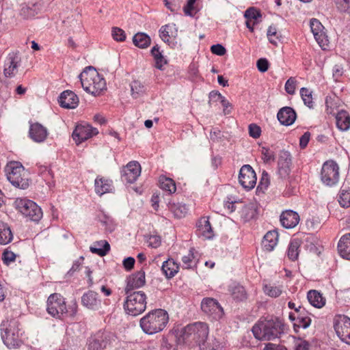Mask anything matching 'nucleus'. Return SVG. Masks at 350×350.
Wrapping results in <instances>:
<instances>
[{
    "mask_svg": "<svg viewBox=\"0 0 350 350\" xmlns=\"http://www.w3.org/2000/svg\"><path fill=\"white\" fill-rule=\"evenodd\" d=\"M249 134L250 136L257 139L260 136L261 129L260 126L256 125V124H251L249 125Z\"/></svg>",
    "mask_w": 350,
    "mask_h": 350,
    "instance_id": "13d9d810",
    "label": "nucleus"
},
{
    "mask_svg": "<svg viewBox=\"0 0 350 350\" xmlns=\"http://www.w3.org/2000/svg\"><path fill=\"white\" fill-rule=\"evenodd\" d=\"M256 66L260 72H265L268 70L269 62L266 59L261 58L257 61Z\"/></svg>",
    "mask_w": 350,
    "mask_h": 350,
    "instance_id": "0e129e2a",
    "label": "nucleus"
},
{
    "mask_svg": "<svg viewBox=\"0 0 350 350\" xmlns=\"http://www.w3.org/2000/svg\"><path fill=\"white\" fill-rule=\"evenodd\" d=\"M141 174V166L137 161H131L122 170V180L127 183H134Z\"/></svg>",
    "mask_w": 350,
    "mask_h": 350,
    "instance_id": "2eb2a0df",
    "label": "nucleus"
},
{
    "mask_svg": "<svg viewBox=\"0 0 350 350\" xmlns=\"http://www.w3.org/2000/svg\"><path fill=\"white\" fill-rule=\"evenodd\" d=\"M311 323V319L305 314H300L297 318L294 323V329L297 332V328L306 329L310 326Z\"/></svg>",
    "mask_w": 350,
    "mask_h": 350,
    "instance_id": "a19ab883",
    "label": "nucleus"
},
{
    "mask_svg": "<svg viewBox=\"0 0 350 350\" xmlns=\"http://www.w3.org/2000/svg\"><path fill=\"white\" fill-rule=\"evenodd\" d=\"M29 133L31 139L38 143L44 142L48 136L46 128L37 122L30 125Z\"/></svg>",
    "mask_w": 350,
    "mask_h": 350,
    "instance_id": "412c9836",
    "label": "nucleus"
},
{
    "mask_svg": "<svg viewBox=\"0 0 350 350\" xmlns=\"http://www.w3.org/2000/svg\"><path fill=\"white\" fill-rule=\"evenodd\" d=\"M195 250L191 248L187 254L182 257L183 266L185 269H190L193 267L196 256L194 255Z\"/></svg>",
    "mask_w": 350,
    "mask_h": 350,
    "instance_id": "c03bdc74",
    "label": "nucleus"
},
{
    "mask_svg": "<svg viewBox=\"0 0 350 350\" xmlns=\"http://www.w3.org/2000/svg\"><path fill=\"white\" fill-rule=\"evenodd\" d=\"M13 234L7 224L0 221V244L6 245L11 242Z\"/></svg>",
    "mask_w": 350,
    "mask_h": 350,
    "instance_id": "c9c22d12",
    "label": "nucleus"
},
{
    "mask_svg": "<svg viewBox=\"0 0 350 350\" xmlns=\"http://www.w3.org/2000/svg\"><path fill=\"white\" fill-rule=\"evenodd\" d=\"M261 154H262V160L266 163H268V162H270V161L274 160L273 152L267 148H265V147L262 148Z\"/></svg>",
    "mask_w": 350,
    "mask_h": 350,
    "instance_id": "4d7b16f0",
    "label": "nucleus"
},
{
    "mask_svg": "<svg viewBox=\"0 0 350 350\" xmlns=\"http://www.w3.org/2000/svg\"><path fill=\"white\" fill-rule=\"evenodd\" d=\"M59 103L64 108L75 109L78 105L79 98L73 92L66 90L61 94Z\"/></svg>",
    "mask_w": 350,
    "mask_h": 350,
    "instance_id": "aec40b11",
    "label": "nucleus"
},
{
    "mask_svg": "<svg viewBox=\"0 0 350 350\" xmlns=\"http://www.w3.org/2000/svg\"><path fill=\"white\" fill-rule=\"evenodd\" d=\"M238 204L239 205V213L244 221H247L256 216L257 213V206L256 203L250 202L247 204H243L240 202Z\"/></svg>",
    "mask_w": 350,
    "mask_h": 350,
    "instance_id": "5701e85b",
    "label": "nucleus"
},
{
    "mask_svg": "<svg viewBox=\"0 0 350 350\" xmlns=\"http://www.w3.org/2000/svg\"><path fill=\"white\" fill-rule=\"evenodd\" d=\"M196 0H188L187 5L184 7L183 10L186 15L193 16L196 13L194 8V3Z\"/></svg>",
    "mask_w": 350,
    "mask_h": 350,
    "instance_id": "6e6d98bb",
    "label": "nucleus"
},
{
    "mask_svg": "<svg viewBox=\"0 0 350 350\" xmlns=\"http://www.w3.org/2000/svg\"><path fill=\"white\" fill-rule=\"evenodd\" d=\"M151 53L155 61V67L159 70H162L163 66L167 64V61L159 51V47L157 45L153 46L151 50Z\"/></svg>",
    "mask_w": 350,
    "mask_h": 350,
    "instance_id": "4c0bfd02",
    "label": "nucleus"
},
{
    "mask_svg": "<svg viewBox=\"0 0 350 350\" xmlns=\"http://www.w3.org/2000/svg\"><path fill=\"white\" fill-rule=\"evenodd\" d=\"M159 185L163 190L169 192V193H174L176 190L174 181L172 178L165 176H160Z\"/></svg>",
    "mask_w": 350,
    "mask_h": 350,
    "instance_id": "ea45409f",
    "label": "nucleus"
},
{
    "mask_svg": "<svg viewBox=\"0 0 350 350\" xmlns=\"http://www.w3.org/2000/svg\"><path fill=\"white\" fill-rule=\"evenodd\" d=\"M47 312L52 317L62 319L68 312L64 298L58 293L51 294L47 300Z\"/></svg>",
    "mask_w": 350,
    "mask_h": 350,
    "instance_id": "6e6552de",
    "label": "nucleus"
},
{
    "mask_svg": "<svg viewBox=\"0 0 350 350\" xmlns=\"http://www.w3.org/2000/svg\"><path fill=\"white\" fill-rule=\"evenodd\" d=\"M113 38L118 42H122L126 39L124 31L119 27H113L111 31Z\"/></svg>",
    "mask_w": 350,
    "mask_h": 350,
    "instance_id": "603ef678",
    "label": "nucleus"
},
{
    "mask_svg": "<svg viewBox=\"0 0 350 350\" xmlns=\"http://www.w3.org/2000/svg\"><path fill=\"white\" fill-rule=\"evenodd\" d=\"M310 344L306 340L297 339L295 342V350H309Z\"/></svg>",
    "mask_w": 350,
    "mask_h": 350,
    "instance_id": "69168bd1",
    "label": "nucleus"
},
{
    "mask_svg": "<svg viewBox=\"0 0 350 350\" xmlns=\"http://www.w3.org/2000/svg\"><path fill=\"white\" fill-rule=\"evenodd\" d=\"M256 176L254 170L250 165H244L239 171V182L247 189H253L256 184Z\"/></svg>",
    "mask_w": 350,
    "mask_h": 350,
    "instance_id": "f8f14e48",
    "label": "nucleus"
},
{
    "mask_svg": "<svg viewBox=\"0 0 350 350\" xmlns=\"http://www.w3.org/2000/svg\"><path fill=\"white\" fill-rule=\"evenodd\" d=\"M98 133L97 129L92 127L90 124H80L75 127L72 133V138L75 143L79 145Z\"/></svg>",
    "mask_w": 350,
    "mask_h": 350,
    "instance_id": "9b49d317",
    "label": "nucleus"
},
{
    "mask_svg": "<svg viewBox=\"0 0 350 350\" xmlns=\"http://www.w3.org/2000/svg\"><path fill=\"white\" fill-rule=\"evenodd\" d=\"M15 259L16 254L14 252L6 250L3 253V260L5 265H10L11 262H14Z\"/></svg>",
    "mask_w": 350,
    "mask_h": 350,
    "instance_id": "bf43d9fd",
    "label": "nucleus"
},
{
    "mask_svg": "<svg viewBox=\"0 0 350 350\" xmlns=\"http://www.w3.org/2000/svg\"><path fill=\"white\" fill-rule=\"evenodd\" d=\"M334 329L340 340L350 345V319L345 315L337 316Z\"/></svg>",
    "mask_w": 350,
    "mask_h": 350,
    "instance_id": "9d476101",
    "label": "nucleus"
},
{
    "mask_svg": "<svg viewBox=\"0 0 350 350\" xmlns=\"http://www.w3.org/2000/svg\"><path fill=\"white\" fill-rule=\"evenodd\" d=\"M146 242L148 247L157 248L160 246L161 241L159 236L150 235L146 237Z\"/></svg>",
    "mask_w": 350,
    "mask_h": 350,
    "instance_id": "3c124183",
    "label": "nucleus"
},
{
    "mask_svg": "<svg viewBox=\"0 0 350 350\" xmlns=\"http://www.w3.org/2000/svg\"><path fill=\"white\" fill-rule=\"evenodd\" d=\"M20 62L21 58L18 53H9L4 64V75L6 77H14L18 72V67L20 64Z\"/></svg>",
    "mask_w": 350,
    "mask_h": 350,
    "instance_id": "a211bd4d",
    "label": "nucleus"
},
{
    "mask_svg": "<svg viewBox=\"0 0 350 350\" xmlns=\"http://www.w3.org/2000/svg\"><path fill=\"white\" fill-rule=\"evenodd\" d=\"M16 320L4 321L1 325V338L8 348H15L21 342L22 329Z\"/></svg>",
    "mask_w": 350,
    "mask_h": 350,
    "instance_id": "39448f33",
    "label": "nucleus"
},
{
    "mask_svg": "<svg viewBox=\"0 0 350 350\" xmlns=\"http://www.w3.org/2000/svg\"><path fill=\"white\" fill-rule=\"evenodd\" d=\"M201 308L204 312L212 316L213 319H217L222 317L223 309L218 301L213 298H204L201 302Z\"/></svg>",
    "mask_w": 350,
    "mask_h": 350,
    "instance_id": "4468645a",
    "label": "nucleus"
},
{
    "mask_svg": "<svg viewBox=\"0 0 350 350\" xmlns=\"http://www.w3.org/2000/svg\"><path fill=\"white\" fill-rule=\"evenodd\" d=\"M286 156V159L284 161L280 160L279 161V172L281 176H286L290 172V164H291V158L290 154L287 152L284 153Z\"/></svg>",
    "mask_w": 350,
    "mask_h": 350,
    "instance_id": "79ce46f5",
    "label": "nucleus"
},
{
    "mask_svg": "<svg viewBox=\"0 0 350 350\" xmlns=\"http://www.w3.org/2000/svg\"><path fill=\"white\" fill-rule=\"evenodd\" d=\"M178 265L172 258L163 262L161 270L167 278H173L178 271Z\"/></svg>",
    "mask_w": 350,
    "mask_h": 350,
    "instance_id": "c756f323",
    "label": "nucleus"
},
{
    "mask_svg": "<svg viewBox=\"0 0 350 350\" xmlns=\"http://www.w3.org/2000/svg\"><path fill=\"white\" fill-rule=\"evenodd\" d=\"M113 337L109 334L98 332L88 340L89 350H103L111 346Z\"/></svg>",
    "mask_w": 350,
    "mask_h": 350,
    "instance_id": "ddd939ff",
    "label": "nucleus"
},
{
    "mask_svg": "<svg viewBox=\"0 0 350 350\" xmlns=\"http://www.w3.org/2000/svg\"><path fill=\"white\" fill-rule=\"evenodd\" d=\"M264 292L271 297H278L281 295L282 290L281 286L266 284L264 286Z\"/></svg>",
    "mask_w": 350,
    "mask_h": 350,
    "instance_id": "a18cd8bd",
    "label": "nucleus"
},
{
    "mask_svg": "<svg viewBox=\"0 0 350 350\" xmlns=\"http://www.w3.org/2000/svg\"><path fill=\"white\" fill-rule=\"evenodd\" d=\"M211 51L217 55L222 56L226 53V50L221 44H217L211 46Z\"/></svg>",
    "mask_w": 350,
    "mask_h": 350,
    "instance_id": "680f3d73",
    "label": "nucleus"
},
{
    "mask_svg": "<svg viewBox=\"0 0 350 350\" xmlns=\"http://www.w3.org/2000/svg\"><path fill=\"white\" fill-rule=\"evenodd\" d=\"M277 117L282 124L289 126L295 121L296 113L291 107H285L278 111Z\"/></svg>",
    "mask_w": 350,
    "mask_h": 350,
    "instance_id": "b1692460",
    "label": "nucleus"
},
{
    "mask_svg": "<svg viewBox=\"0 0 350 350\" xmlns=\"http://www.w3.org/2000/svg\"><path fill=\"white\" fill-rule=\"evenodd\" d=\"M300 94L304 104L310 108L312 107L313 100L312 91L306 88H302L300 90Z\"/></svg>",
    "mask_w": 350,
    "mask_h": 350,
    "instance_id": "de8ad7c7",
    "label": "nucleus"
},
{
    "mask_svg": "<svg viewBox=\"0 0 350 350\" xmlns=\"http://www.w3.org/2000/svg\"><path fill=\"white\" fill-rule=\"evenodd\" d=\"M8 180L15 187L25 189L29 186V174L18 161H10L5 167Z\"/></svg>",
    "mask_w": 350,
    "mask_h": 350,
    "instance_id": "20e7f679",
    "label": "nucleus"
},
{
    "mask_svg": "<svg viewBox=\"0 0 350 350\" xmlns=\"http://www.w3.org/2000/svg\"><path fill=\"white\" fill-rule=\"evenodd\" d=\"M94 185L95 191L100 196L111 192L113 189L111 181L104 178H97Z\"/></svg>",
    "mask_w": 350,
    "mask_h": 350,
    "instance_id": "c85d7f7f",
    "label": "nucleus"
},
{
    "mask_svg": "<svg viewBox=\"0 0 350 350\" xmlns=\"http://www.w3.org/2000/svg\"><path fill=\"white\" fill-rule=\"evenodd\" d=\"M133 43L139 48H146L150 44V37L144 33H137L133 38Z\"/></svg>",
    "mask_w": 350,
    "mask_h": 350,
    "instance_id": "58836bf2",
    "label": "nucleus"
},
{
    "mask_svg": "<svg viewBox=\"0 0 350 350\" xmlns=\"http://www.w3.org/2000/svg\"><path fill=\"white\" fill-rule=\"evenodd\" d=\"M135 259L133 257H127L123 260V266L127 271L131 270L135 265Z\"/></svg>",
    "mask_w": 350,
    "mask_h": 350,
    "instance_id": "338daca9",
    "label": "nucleus"
},
{
    "mask_svg": "<svg viewBox=\"0 0 350 350\" xmlns=\"http://www.w3.org/2000/svg\"><path fill=\"white\" fill-rule=\"evenodd\" d=\"M126 285L125 292L129 294L135 288H139L144 286L146 284V274L144 270L137 271L129 277L126 280Z\"/></svg>",
    "mask_w": 350,
    "mask_h": 350,
    "instance_id": "f3484780",
    "label": "nucleus"
},
{
    "mask_svg": "<svg viewBox=\"0 0 350 350\" xmlns=\"http://www.w3.org/2000/svg\"><path fill=\"white\" fill-rule=\"evenodd\" d=\"M168 207L175 217L183 218L188 213V208L185 204L180 202H169Z\"/></svg>",
    "mask_w": 350,
    "mask_h": 350,
    "instance_id": "f704fd0d",
    "label": "nucleus"
},
{
    "mask_svg": "<svg viewBox=\"0 0 350 350\" xmlns=\"http://www.w3.org/2000/svg\"><path fill=\"white\" fill-rule=\"evenodd\" d=\"M90 250L93 254H96L100 256H105L110 250V245L105 240H100L93 243L90 246Z\"/></svg>",
    "mask_w": 350,
    "mask_h": 350,
    "instance_id": "72a5a7b5",
    "label": "nucleus"
},
{
    "mask_svg": "<svg viewBox=\"0 0 350 350\" xmlns=\"http://www.w3.org/2000/svg\"><path fill=\"white\" fill-rule=\"evenodd\" d=\"M269 185V175L267 172H263L258 185V187L261 189H266Z\"/></svg>",
    "mask_w": 350,
    "mask_h": 350,
    "instance_id": "e2e57ef3",
    "label": "nucleus"
},
{
    "mask_svg": "<svg viewBox=\"0 0 350 350\" xmlns=\"http://www.w3.org/2000/svg\"><path fill=\"white\" fill-rule=\"evenodd\" d=\"M263 350H287V349L284 346L269 342L265 345Z\"/></svg>",
    "mask_w": 350,
    "mask_h": 350,
    "instance_id": "774afa93",
    "label": "nucleus"
},
{
    "mask_svg": "<svg viewBox=\"0 0 350 350\" xmlns=\"http://www.w3.org/2000/svg\"><path fill=\"white\" fill-rule=\"evenodd\" d=\"M280 221L284 228H293L299 224V216L295 211L287 210L281 214Z\"/></svg>",
    "mask_w": 350,
    "mask_h": 350,
    "instance_id": "4be33fe9",
    "label": "nucleus"
},
{
    "mask_svg": "<svg viewBox=\"0 0 350 350\" xmlns=\"http://www.w3.org/2000/svg\"><path fill=\"white\" fill-rule=\"evenodd\" d=\"M79 79L83 90L94 96L99 95L106 89L105 79L92 66L86 68Z\"/></svg>",
    "mask_w": 350,
    "mask_h": 350,
    "instance_id": "f03ea898",
    "label": "nucleus"
},
{
    "mask_svg": "<svg viewBox=\"0 0 350 350\" xmlns=\"http://www.w3.org/2000/svg\"><path fill=\"white\" fill-rule=\"evenodd\" d=\"M165 7L171 12H176L180 8L179 0H163Z\"/></svg>",
    "mask_w": 350,
    "mask_h": 350,
    "instance_id": "5fc2aeb1",
    "label": "nucleus"
},
{
    "mask_svg": "<svg viewBox=\"0 0 350 350\" xmlns=\"http://www.w3.org/2000/svg\"><path fill=\"white\" fill-rule=\"evenodd\" d=\"M131 91L133 97L137 98L145 92V88L139 81H134L131 84Z\"/></svg>",
    "mask_w": 350,
    "mask_h": 350,
    "instance_id": "09e8293b",
    "label": "nucleus"
},
{
    "mask_svg": "<svg viewBox=\"0 0 350 350\" xmlns=\"http://www.w3.org/2000/svg\"><path fill=\"white\" fill-rule=\"evenodd\" d=\"M322 182L327 186L336 185L339 180V167L334 161H327L322 166L321 172Z\"/></svg>",
    "mask_w": 350,
    "mask_h": 350,
    "instance_id": "1a4fd4ad",
    "label": "nucleus"
},
{
    "mask_svg": "<svg viewBox=\"0 0 350 350\" xmlns=\"http://www.w3.org/2000/svg\"><path fill=\"white\" fill-rule=\"evenodd\" d=\"M278 241V234L276 231H269L264 236L262 245L265 250L272 251L276 246Z\"/></svg>",
    "mask_w": 350,
    "mask_h": 350,
    "instance_id": "7c9ffc66",
    "label": "nucleus"
},
{
    "mask_svg": "<svg viewBox=\"0 0 350 350\" xmlns=\"http://www.w3.org/2000/svg\"><path fill=\"white\" fill-rule=\"evenodd\" d=\"M197 228L199 235L204 239H211L213 237V232L211 226V224L207 218H201L198 224Z\"/></svg>",
    "mask_w": 350,
    "mask_h": 350,
    "instance_id": "cd10ccee",
    "label": "nucleus"
},
{
    "mask_svg": "<svg viewBox=\"0 0 350 350\" xmlns=\"http://www.w3.org/2000/svg\"><path fill=\"white\" fill-rule=\"evenodd\" d=\"M223 96L219 92L216 91H212L209 94V104L212 105L213 103H219L224 98Z\"/></svg>",
    "mask_w": 350,
    "mask_h": 350,
    "instance_id": "052dcab7",
    "label": "nucleus"
},
{
    "mask_svg": "<svg viewBox=\"0 0 350 350\" xmlns=\"http://www.w3.org/2000/svg\"><path fill=\"white\" fill-rule=\"evenodd\" d=\"M340 255L347 260H350V233L344 234L338 243Z\"/></svg>",
    "mask_w": 350,
    "mask_h": 350,
    "instance_id": "bb28decb",
    "label": "nucleus"
},
{
    "mask_svg": "<svg viewBox=\"0 0 350 350\" xmlns=\"http://www.w3.org/2000/svg\"><path fill=\"white\" fill-rule=\"evenodd\" d=\"M336 119L338 129L346 131L350 129V116L346 111H339L336 116Z\"/></svg>",
    "mask_w": 350,
    "mask_h": 350,
    "instance_id": "473e14b6",
    "label": "nucleus"
},
{
    "mask_svg": "<svg viewBox=\"0 0 350 350\" xmlns=\"http://www.w3.org/2000/svg\"><path fill=\"white\" fill-rule=\"evenodd\" d=\"M169 321L167 312L162 309H156L148 312L139 321L143 332L152 335L161 332Z\"/></svg>",
    "mask_w": 350,
    "mask_h": 350,
    "instance_id": "f257e3e1",
    "label": "nucleus"
},
{
    "mask_svg": "<svg viewBox=\"0 0 350 350\" xmlns=\"http://www.w3.org/2000/svg\"><path fill=\"white\" fill-rule=\"evenodd\" d=\"M310 304L315 308H321L325 304L326 299L319 291L311 290L307 295Z\"/></svg>",
    "mask_w": 350,
    "mask_h": 350,
    "instance_id": "2f4dec72",
    "label": "nucleus"
},
{
    "mask_svg": "<svg viewBox=\"0 0 350 350\" xmlns=\"http://www.w3.org/2000/svg\"><path fill=\"white\" fill-rule=\"evenodd\" d=\"M267 36L269 42L273 44H277L281 37V34L278 31L277 28L272 25L269 27Z\"/></svg>",
    "mask_w": 350,
    "mask_h": 350,
    "instance_id": "49530a36",
    "label": "nucleus"
},
{
    "mask_svg": "<svg viewBox=\"0 0 350 350\" xmlns=\"http://www.w3.org/2000/svg\"><path fill=\"white\" fill-rule=\"evenodd\" d=\"M340 205L344 208L350 206V190L342 189L338 194V200Z\"/></svg>",
    "mask_w": 350,
    "mask_h": 350,
    "instance_id": "37998d69",
    "label": "nucleus"
},
{
    "mask_svg": "<svg viewBox=\"0 0 350 350\" xmlns=\"http://www.w3.org/2000/svg\"><path fill=\"white\" fill-rule=\"evenodd\" d=\"M14 208L25 217L38 221L42 217L41 208L32 200L18 198L14 202Z\"/></svg>",
    "mask_w": 350,
    "mask_h": 350,
    "instance_id": "0eeeda50",
    "label": "nucleus"
},
{
    "mask_svg": "<svg viewBox=\"0 0 350 350\" xmlns=\"http://www.w3.org/2000/svg\"><path fill=\"white\" fill-rule=\"evenodd\" d=\"M297 81L294 77H290L285 83V90L291 95H293L295 92Z\"/></svg>",
    "mask_w": 350,
    "mask_h": 350,
    "instance_id": "864d4df0",
    "label": "nucleus"
},
{
    "mask_svg": "<svg viewBox=\"0 0 350 350\" xmlns=\"http://www.w3.org/2000/svg\"><path fill=\"white\" fill-rule=\"evenodd\" d=\"M254 337L260 340H271L280 336L282 332V324L277 320H265L253 326Z\"/></svg>",
    "mask_w": 350,
    "mask_h": 350,
    "instance_id": "7ed1b4c3",
    "label": "nucleus"
},
{
    "mask_svg": "<svg viewBox=\"0 0 350 350\" xmlns=\"http://www.w3.org/2000/svg\"><path fill=\"white\" fill-rule=\"evenodd\" d=\"M185 332L189 334H193L200 342H204L208 334V325L203 322H196L189 325L185 328Z\"/></svg>",
    "mask_w": 350,
    "mask_h": 350,
    "instance_id": "6ab92c4d",
    "label": "nucleus"
},
{
    "mask_svg": "<svg viewBox=\"0 0 350 350\" xmlns=\"http://www.w3.org/2000/svg\"><path fill=\"white\" fill-rule=\"evenodd\" d=\"M310 25L315 40L323 49H325L326 47L328 46L329 42L327 36L324 32L323 26L320 21L316 18L310 20Z\"/></svg>",
    "mask_w": 350,
    "mask_h": 350,
    "instance_id": "dca6fc26",
    "label": "nucleus"
},
{
    "mask_svg": "<svg viewBox=\"0 0 350 350\" xmlns=\"http://www.w3.org/2000/svg\"><path fill=\"white\" fill-rule=\"evenodd\" d=\"M124 308L127 314L137 316L142 313L146 308V295L142 291H136L127 294Z\"/></svg>",
    "mask_w": 350,
    "mask_h": 350,
    "instance_id": "423d86ee",
    "label": "nucleus"
},
{
    "mask_svg": "<svg viewBox=\"0 0 350 350\" xmlns=\"http://www.w3.org/2000/svg\"><path fill=\"white\" fill-rule=\"evenodd\" d=\"M244 16L246 18V19H250L253 21L259 22V18H260L261 15L257 9L254 8H250L245 12Z\"/></svg>",
    "mask_w": 350,
    "mask_h": 350,
    "instance_id": "8fccbe9b",
    "label": "nucleus"
},
{
    "mask_svg": "<svg viewBox=\"0 0 350 350\" xmlns=\"http://www.w3.org/2000/svg\"><path fill=\"white\" fill-rule=\"evenodd\" d=\"M159 34L163 41L170 44V39L178 36V27L174 23L163 25L159 30Z\"/></svg>",
    "mask_w": 350,
    "mask_h": 350,
    "instance_id": "a878e982",
    "label": "nucleus"
},
{
    "mask_svg": "<svg viewBox=\"0 0 350 350\" xmlns=\"http://www.w3.org/2000/svg\"><path fill=\"white\" fill-rule=\"evenodd\" d=\"M301 242L298 239H293L288 246L287 255L291 260H295L297 259L299 253V247Z\"/></svg>",
    "mask_w": 350,
    "mask_h": 350,
    "instance_id": "e433bc0d",
    "label": "nucleus"
},
{
    "mask_svg": "<svg viewBox=\"0 0 350 350\" xmlns=\"http://www.w3.org/2000/svg\"><path fill=\"white\" fill-rule=\"evenodd\" d=\"M82 304L90 310H97L100 306V300L98 299V294L94 291H88L81 297Z\"/></svg>",
    "mask_w": 350,
    "mask_h": 350,
    "instance_id": "393cba45",
    "label": "nucleus"
}]
</instances>
